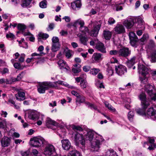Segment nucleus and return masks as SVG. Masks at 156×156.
<instances>
[{
  "label": "nucleus",
  "mask_w": 156,
  "mask_h": 156,
  "mask_svg": "<svg viewBox=\"0 0 156 156\" xmlns=\"http://www.w3.org/2000/svg\"><path fill=\"white\" fill-rule=\"evenodd\" d=\"M135 59L136 57L134 56L127 62V65L129 68H131L134 66L136 62Z\"/></svg>",
  "instance_id": "obj_26"
},
{
  "label": "nucleus",
  "mask_w": 156,
  "mask_h": 156,
  "mask_svg": "<svg viewBox=\"0 0 156 156\" xmlns=\"http://www.w3.org/2000/svg\"><path fill=\"white\" fill-rule=\"evenodd\" d=\"M13 66L16 69H23V68L21 67V64L19 63L16 62L14 64Z\"/></svg>",
  "instance_id": "obj_53"
},
{
  "label": "nucleus",
  "mask_w": 156,
  "mask_h": 156,
  "mask_svg": "<svg viewBox=\"0 0 156 156\" xmlns=\"http://www.w3.org/2000/svg\"><path fill=\"white\" fill-rule=\"evenodd\" d=\"M48 87H52L55 88H58V84L56 82H55L53 83H51L48 82Z\"/></svg>",
  "instance_id": "obj_41"
},
{
  "label": "nucleus",
  "mask_w": 156,
  "mask_h": 156,
  "mask_svg": "<svg viewBox=\"0 0 156 156\" xmlns=\"http://www.w3.org/2000/svg\"><path fill=\"white\" fill-rule=\"evenodd\" d=\"M145 91L150 96L151 100L155 101L156 100V94L154 92V89L153 87L148 84L145 86Z\"/></svg>",
  "instance_id": "obj_5"
},
{
  "label": "nucleus",
  "mask_w": 156,
  "mask_h": 156,
  "mask_svg": "<svg viewBox=\"0 0 156 156\" xmlns=\"http://www.w3.org/2000/svg\"><path fill=\"white\" fill-rule=\"evenodd\" d=\"M104 140L102 136L96 134L95 138H94L91 142V150L93 151H98L100 148L101 142Z\"/></svg>",
  "instance_id": "obj_1"
},
{
  "label": "nucleus",
  "mask_w": 156,
  "mask_h": 156,
  "mask_svg": "<svg viewBox=\"0 0 156 156\" xmlns=\"http://www.w3.org/2000/svg\"><path fill=\"white\" fill-rule=\"evenodd\" d=\"M131 51L128 48H123L119 51V55L123 57H126L130 54Z\"/></svg>",
  "instance_id": "obj_12"
},
{
  "label": "nucleus",
  "mask_w": 156,
  "mask_h": 156,
  "mask_svg": "<svg viewBox=\"0 0 156 156\" xmlns=\"http://www.w3.org/2000/svg\"><path fill=\"white\" fill-rule=\"evenodd\" d=\"M52 44H60L58 38L57 37H53L51 39Z\"/></svg>",
  "instance_id": "obj_42"
},
{
  "label": "nucleus",
  "mask_w": 156,
  "mask_h": 156,
  "mask_svg": "<svg viewBox=\"0 0 156 156\" xmlns=\"http://www.w3.org/2000/svg\"><path fill=\"white\" fill-rule=\"evenodd\" d=\"M92 58L94 61L98 62L102 59V55L99 53H95L93 54Z\"/></svg>",
  "instance_id": "obj_20"
},
{
  "label": "nucleus",
  "mask_w": 156,
  "mask_h": 156,
  "mask_svg": "<svg viewBox=\"0 0 156 156\" xmlns=\"http://www.w3.org/2000/svg\"><path fill=\"white\" fill-rule=\"evenodd\" d=\"M114 29L115 32L118 34L122 33L125 32V30L123 26L119 24H117Z\"/></svg>",
  "instance_id": "obj_23"
},
{
  "label": "nucleus",
  "mask_w": 156,
  "mask_h": 156,
  "mask_svg": "<svg viewBox=\"0 0 156 156\" xmlns=\"http://www.w3.org/2000/svg\"><path fill=\"white\" fill-rule=\"evenodd\" d=\"M100 71L98 69L94 68L90 70V73L92 75H96Z\"/></svg>",
  "instance_id": "obj_46"
},
{
  "label": "nucleus",
  "mask_w": 156,
  "mask_h": 156,
  "mask_svg": "<svg viewBox=\"0 0 156 156\" xmlns=\"http://www.w3.org/2000/svg\"><path fill=\"white\" fill-rule=\"evenodd\" d=\"M133 24V20L131 18L128 19L124 22V25L128 29L131 28Z\"/></svg>",
  "instance_id": "obj_21"
},
{
  "label": "nucleus",
  "mask_w": 156,
  "mask_h": 156,
  "mask_svg": "<svg viewBox=\"0 0 156 156\" xmlns=\"http://www.w3.org/2000/svg\"><path fill=\"white\" fill-rule=\"evenodd\" d=\"M150 73L151 75L153 77V78L154 80H156V78L155 76H156V70H152L150 71Z\"/></svg>",
  "instance_id": "obj_60"
},
{
  "label": "nucleus",
  "mask_w": 156,
  "mask_h": 156,
  "mask_svg": "<svg viewBox=\"0 0 156 156\" xmlns=\"http://www.w3.org/2000/svg\"><path fill=\"white\" fill-rule=\"evenodd\" d=\"M99 41L98 39H96L94 40H92L90 42V44L92 46H94L95 45H96L97 43Z\"/></svg>",
  "instance_id": "obj_58"
},
{
  "label": "nucleus",
  "mask_w": 156,
  "mask_h": 156,
  "mask_svg": "<svg viewBox=\"0 0 156 156\" xmlns=\"http://www.w3.org/2000/svg\"><path fill=\"white\" fill-rule=\"evenodd\" d=\"M18 30H23L26 28V26L23 24L19 23L17 26Z\"/></svg>",
  "instance_id": "obj_47"
},
{
  "label": "nucleus",
  "mask_w": 156,
  "mask_h": 156,
  "mask_svg": "<svg viewBox=\"0 0 156 156\" xmlns=\"http://www.w3.org/2000/svg\"><path fill=\"white\" fill-rule=\"evenodd\" d=\"M39 6L41 8H46L47 6V2L45 0L39 3Z\"/></svg>",
  "instance_id": "obj_45"
},
{
  "label": "nucleus",
  "mask_w": 156,
  "mask_h": 156,
  "mask_svg": "<svg viewBox=\"0 0 156 156\" xmlns=\"http://www.w3.org/2000/svg\"><path fill=\"white\" fill-rule=\"evenodd\" d=\"M91 69V68L89 66H84L83 67V70L85 72H87L89 71Z\"/></svg>",
  "instance_id": "obj_64"
},
{
  "label": "nucleus",
  "mask_w": 156,
  "mask_h": 156,
  "mask_svg": "<svg viewBox=\"0 0 156 156\" xmlns=\"http://www.w3.org/2000/svg\"><path fill=\"white\" fill-rule=\"evenodd\" d=\"M134 117V112L131 111H129L127 115V117L129 120L130 122H132L133 121Z\"/></svg>",
  "instance_id": "obj_35"
},
{
  "label": "nucleus",
  "mask_w": 156,
  "mask_h": 156,
  "mask_svg": "<svg viewBox=\"0 0 156 156\" xmlns=\"http://www.w3.org/2000/svg\"><path fill=\"white\" fill-rule=\"evenodd\" d=\"M6 123L5 121H0V128H4L6 126Z\"/></svg>",
  "instance_id": "obj_62"
},
{
  "label": "nucleus",
  "mask_w": 156,
  "mask_h": 156,
  "mask_svg": "<svg viewBox=\"0 0 156 156\" xmlns=\"http://www.w3.org/2000/svg\"><path fill=\"white\" fill-rule=\"evenodd\" d=\"M106 156H118L116 152L113 150H108L106 152Z\"/></svg>",
  "instance_id": "obj_31"
},
{
  "label": "nucleus",
  "mask_w": 156,
  "mask_h": 156,
  "mask_svg": "<svg viewBox=\"0 0 156 156\" xmlns=\"http://www.w3.org/2000/svg\"><path fill=\"white\" fill-rule=\"evenodd\" d=\"M16 100L19 101H22L26 99L25 94L24 92L19 90L17 94H15Z\"/></svg>",
  "instance_id": "obj_18"
},
{
  "label": "nucleus",
  "mask_w": 156,
  "mask_h": 156,
  "mask_svg": "<svg viewBox=\"0 0 156 156\" xmlns=\"http://www.w3.org/2000/svg\"><path fill=\"white\" fill-rule=\"evenodd\" d=\"M62 147L63 149L68 150L71 147V143L68 139H63L61 140Z\"/></svg>",
  "instance_id": "obj_17"
},
{
  "label": "nucleus",
  "mask_w": 156,
  "mask_h": 156,
  "mask_svg": "<svg viewBox=\"0 0 156 156\" xmlns=\"http://www.w3.org/2000/svg\"><path fill=\"white\" fill-rule=\"evenodd\" d=\"M96 134H98L94 132L91 131L88 132L86 136V140L91 142L93 139L95 138Z\"/></svg>",
  "instance_id": "obj_22"
},
{
  "label": "nucleus",
  "mask_w": 156,
  "mask_h": 156,
  "mask_svg": "<svg viewBox=\"0 0 156 156\" xmlns=\"http://www.w3.org/2000/svg\"><path fill=\"white\" fill-rule=\"evenodd\" d=\"M16 81H17L16 78H12L9 80H8V81L7 82V84H11Z\"/></svg>",
  "instance_id": "obj_59"
},
{
  "label": "nucleus",
  "mask_w": 156,
  "mask_h": 156,
  "mask_svg": "<svg viewBox=\"0 0 156 156\" xmlns=\"http://www.w3.org/2000/svg\"><path fill=\"white\" fill-rule=\"evenodd\" d=\"M146 113L151 119L153 120H156V110L153 108L148 109Z\"/></svg>",
  "instance_id": "obj_14"
},
{
  "label": "nucleus",
  "mask_w": 156,
  "mask_h": 156,
  "mask_svg": "<svg viewBox=\"0 0 156 156\" xmlns=\"http://www.w3.org/2000/svg\"><path fill=\"white\" fill-rule=\"evenodd\" d=\"M33 0H24L22 6L23 7H25L29 6Z\"/></svg>",
  "instance_id": "obj_38"
},
{
  "label": "nucleus",
  "mask_w": 156,
  "mask_h": 156,
  "mask_svg": "<svg viewBox=\"0 0 156 156\" xmlns=\"http://www.w3.org/2000/svg\"><path fill=\"white\" fill-rule=\"evenodd\" d=\"M108 22L109 24L112 25L115 23V20L113 18L111 17L109 18Z\"/></svg>",
  "instance_id": "obj_63"
},
{
  "label": "nucleus",
  "mask_w": 156,
  "mask_h": 156,
  "mask_svg": "<svg viewBox=\"0 0 156 156\" xmlns=\"http://www.w3.org/2000/svg\"><path fill=\"white\" fill-rule=\"evenodd\" d=\"M142 108L143 109H137L136 112L138 114L140 115H143L145 114V112L144 109H144L142 107Z\"/></svg>",
  "instance_id": "obj_51"
},
{
  "label": "nucleus",
  "mask_w": 156,
  "mask_h": 156,
  "mask_svg": "<svg viewBox=\"0 0 156 156\" xmlns=\"http://www.w3.org/2000/svg\"><path fill=\"white\" fill-rule=\"evenodd\" d=\"M147 76L140 75V76L139 77V79L141 83L145 84L147 83L148 79V77Z\"/></svg>",
  "instance_id": "obj_32"
},
{
  "label": "nucleus",
  "mask_w": 156,
  "mask_h": 156,
  "mask_svg": "<svg viewBox=\"0 0 156 156\" xmlns=\"http://www.w3.org/2000/svg\"><path fill=\"white\" fill-rule=\"evenodd\" d=\"M74 140L77 144L80 142L82 145H84L85 144V138L82 134L76 133L75 134L74 136Z\"/></svg>",
  "instance_id": "obj_10"
},
{
  "label": "nucleus",
  "mask_w": 156,
  "mask_h": 156,
  "mask_svg": "<svg viewBox=\"0 0 156 156\" xmlns=\"http://www.w3.org/2000/svg\"><path fill=\"white\" fill-rule=\"evenodd\" d=\"M148 35L147 34H144L143 37L140 39V41L142 42H144L146 40L148 39Z\"/></svg>",
  "instance_id": "obj_55"
},
{
  "label": "nucleus",
  "mask_w": 156,
  "mask_h": 156,
  "mask_svg": "<svg viewBox=\"0 0 156 156\" xmlns=\"http://www.w3.org/2000/svg\"><path fill=\"white\" fill-rule=\"evenodd\" d=\"M45 125L47 127L50 128L51 126H58V123L50 118L47 117L45 121Z\"/></svg>",
  "instance_id": "obj_16"
},
{
  "label": "nucleus",
  "mask_w": 156,
  "mask_h": 156,
  "mask_svg": "<svg viewBox=\"0 0 156 156\" xmlns=\"http://www.w3.org/2000/svg\"><path fill=\"white\" fill-rule=\"evenodd\" d=\"M95 48L99 51L103 53L106 52V48L104 44L99 41L98 43H97L95 46Z\"/></svg>",
  "instance_id": "obj_15"
},
{
  "label": "nucleus",
  "mask_w": 156,
  "mask_h": 156,
  "mask_svg": "<svg viewBox=\"0 0 156 156\" xmlns=\"http://www.w3.org/2000/svg\"><path fill=\"white\" fill-rule=\"evenodd\" d=\"M107 71L108 72L109 75L112 76L113 73V70L111 66H109L107 69Z\"/></svg>",
  "instance_id": "obj_49"
},
{
  "label": "nucleus",
  "mask_w": 156,
  "mask_h": 156,
  "mask_svg": "<svg viewBox=\"0 0 156 156\" xmlns=\"http://www.w3.org/2000/svg\"><path fill=\"white\" fill-rule=\"evenodd\" d=\"M138 70L140 75H147L150 72L148 68L142 64H139L138 65Z\"/></svg>",
  "instance_id": "obj_9"
},
{
  "label": "nucleus",
  "mask_w": 156,
  "mask_h": 156,
  "mask_svg": "<svg viewBox=\"0 0 156 156\" xmlns=\"http://www.w3.org/2000/svg\"><path fill=\"white\" fill-rule=\"evenodd\" d=\"M25 56V55L24 54H21L20 58L19 59V61L21 62H23L24 60Z\"/></svg>",
  "instance_id": "obj_57"
},
{
  "label": "nucleus",
  "mask_w": 156,
  "mask_h": 156,
  "mask_svg": "<svg viewBox=\"0 0 156 156\" xmlns=\"http://www.w3.org/2000/svg\"><path fill=\"white\" fill-rule=\"evenodd\" d=\"M73 129L74 130H79L80 131H82L83 130V129L79 126L73 125L72 127Z\"/></svg>",
  "instance_id": "obj_50"
},
{
  "label": "nucleus",
  "mask_w": 156,
  "mask_h": 156,
  "mask_svg": "<svg viewBox=\"0 0 156 156\" xmlns=\"http://www.w3.org/2000/svg\"><path fill=\"white\" fill-rule=\"evenodd\" d=\"M130 42L131 45L133 47H135L136 43L138 41V38H135L133 39H130Z\"/></svg>",
  "instance_id": "obj_44"
},
{
  "label": "nucleus",
  "mask_w": 156,
  "mask_h": 156,
  "mask_svg": "<svg viewBox=\"0 0 156 156\" xmlns=\"http://www.w3.org/2000/svg\"><path fill=\"white\" fill-rule=\"evenodd\" d=\"M74 5H75L76 7L77 8H80L81 5L80 0H76L75 2L72 3L71 6L73 8V6Z\"/></svg>",
  "instance_id": "obj_40"
},
{
  "label": "nucleus",
  "mask_w": 156,
  "mask_h": 156,
  "mask_svg": "<svg viewBox=\"0 0 156 156\" xmlns=\"http://www.w3.org/2000/svg\"><path fill=\"white\" fill-rule=\"evenodd\" d=\"M58 84V85H64L65 86L67 87L68 84L66 83V82H63V81L59 80L58 81H57Z\"/></svg>",
  "instance_id": "obj_54"
},
{
  "label": "nucleus",
  "mask_w": 156,
  "mask_h": 156,
  "mask_svg": "<svg viewBox=\"0 0 156 156\" xmlns=\"http://www.w3.org/2000/svg\"><path fill=\"white\" fill-rule=\"evenodd\" d=\"M60 47V44H52L51 50L52 52H55L59 50Z\"/></svg>",
  "instance_id": "obj_28"
},
{
  "label": "nucleus",
  "mask_w": 156,
  "mask_h": 156,
  "mask_svg": "<svg viewBox=\"0 0 156 156\" xmlns=\"http://www.w3.org/2000/svg\"><path fill=\"white\" fill-rule=\"evenodd\" d=\"M38 36L39 41L41 39L45 40L49 37V35L48 34L42 33H40L38 34Z\"/></svg>",
  "instance_id": "obj_37"
},
{
  "label": "nucleus",
  "mask_w": 156,
  "mask_h": 156,
  "mask_svg": "<svg viewBox=\"0 0 156 156\" xmlns=\"http://www.w3.org/2000/svg\"><path fill=\"white\" fill-rule=\"evenodd\" d=\"M39 112L34 110H30L28 112V117L33 120L39 119Z\"/></svg>",
  "instance_id": "obj_11"
},
{
  "label": "nucleus",
  "mask_w": 156,
  "mask_h": 156,
  "mask_svg": "<svg viewBox=\"0 0 156 156\" xmlns=\"http://www.w3.org/2000/svg\"><path fill=\"white\" fill-rule=\"evenodd\" d=\"M47 142L42 137H35L30 139V143L32 146L38 147L46 144Z\"/></svg>",
  "instance_id": "obj_2"
},
{
  "label": "nucleus",
  "mask_w": 156,
  "mask_h": 156,
  "mask_svg": "<svg viewBox=\"0 0 156 156\" xmlns=\"http://www.w3.org/2000/svg\"><path fill=\"white\" fill-rule=\"evenodd\" d=\"M85 97L82 95H79L76 99V105L80 104L82 103H85V104L88 106V107L90 108L91 109L93 108L95 110H97L98 112H100L99 110L97 109V107L94 104L90 103L88 102H85Z\"/></svg>",
  "instance_id": "obj_3"
},
{
  "label": "nucleus",
  "mask_w": 156,
  "mask_h": 156,
  "mask_svg": "<svg viewBox=\"0 0 156 156\" xmlns=\"http://www.w3.org/2000/svg\"><path fill=\"white\" fill-rule=\"evenodd\" d=\"M80 41L81 43L84 45H86L87 42L88 41V38L87 37L83 36H79Z\"/></svg>",
  "instance_id": "obj_33"
},
{
  "label": "nucleus",
  "mask_w": 156,
  "mask_h": 156,
  "mask_svg": "<svg viewBox=\"0 0 156 156\" xmlns=\"http://www.w3.org/2000/svg\"><path fill=\"white\" fill-rule=\"evenodd\" d=\"M101 25L98 24L94 27V29L90 32H88L89 34L93 37H96L98 34V32L100 30Z\"/></svg>",
  "instance_id": "obj_13"
},
{
  "label": "nucleus",
  "mask_w": 156,
  "mask_h": 156,
  "mask_svg": "<svg viewBox=\"0 0 156 156\" xmlns=\"http://www.w3.org/2000/svg\"><path fill=\"white\" fill-rule=\"evenodd\" d=\"M10 139L7 137H4L1 140V142L2 146H8L9 144Z\"/></svg>",
  "instance_id": "obj_25"
},
{
  "label": "nucleus",
  "mask_w": 156,
  "mask_h": 156,
  "mask_svg": "<svg viewBox=\"0 0 156 156\" xmlns=\"http://www.w3.org/2000/svg\"><path fill=\"white\" fill-rule=\"evenodd\" d=\"M137 27L138 28H142L144 27V21L142 18L139 17L137 19Z\"/></svg>",
  "instance_id": "obj_24"
},
{
  "label": "nucleus",
  "mask_w": 156,
  "mask_h": 156,
  "mask_svg": "<svg viewBox=\"0 0 156 156\" xmlns=\"http://www.w3.org/2000/svg\"><path fill=\"white\" fill-rule=\"evenodd\" d=\"M109 54L111 55H119V51L116 50H112L109 51Z\"/></svg>",
  "instance_id": "obj_56"
},
{
  "label": "nucleus",
  "mask_w": 156,
  "mask_h": 156,
  "mask_svg": "<svg viewBox=\"0 0 156 156\" xmlns=\"http://www.w3.org/2000/svg\"><path fill=\"white\" fill-rule=\"evenodd\" d=\"M129 37L130 39H133L135 38H137L135 33L133 32H130L129 33Z\"/></svg>",
  "instance_id": "obj_52"
},
{
  "label": "nucleus",
  "mask_w": 156,
  "mask_h": 156,
  "mask_svg": "<svg viewBox=\"0 0 156 156\" xmlns=\"http://www.w3.org/2000/svg\"><path fill=\"white\" fill-rule=\"evenodd\" d=\"M58 64L59 68L62 69H66L67 71L69 69V67L66 64V62L62 60H60L58 62Z\"/></svg>",
  "instance_id": "obj_19"
},
{
  "label": "nucleus",
  "mask_w": 156,
  "mask_h": 156,
  "mask_svg": "<svg viewBox=\"0 0 156 156\" xmlns=\"http://www.w3.org/2000/svg\"><path fill=\"white\" fill-rule=\"evenodd\" d=\"M68 156H82V155L79 151L74 149L70 151L69 153Z\"/></svg>",
  "instance_id": "obj_27"
},
{
  "label": "nucleus",
  "mask_w": 156,
  "mask_h": 156,
  "mask_svg": "<svg viewBox=\"0 0 156 156\" xmlns=\"http://www.w3.org/2000/svg\"><path fill=\"white\" fill-rule=\"evenodd\" d=\"M46 144V145L44 149V154L51 155V156H58L56 153L55 147L53 145L49 144Z\"/></svg>",
  "instance_id": "obj_4"
},
{
  "label": "nucleus",
  "mask_w": 156,
  "mask_h": 156,
  "mask_svg": "<svg viewBox=\"0 0 156 156\" xmlns=\"http://www.w3.org/2000/svg\"><path fill=\"white\" fill-rule=\"evenodd\" d=\"M139 98L141 101L142 107L144 109H146L150 105L149 102L146 99V96L145 94L142 93L139 96Z\"/></svg>",
  "instance_id": "obj_6"
},
{
  "label": "nucleus",
  "mask_w": 156,
  "mask_h": 156,
  "mask_svg": "<svg viewBox=\"0 0 156 156\" xmlns=\"http://www.w3.org/2000/svg\"><path fill=\"white\" fill-rule=\"evenodd\" d=\"M6 37L7 38L9 39V38L11 39H14L15 37V36L14 35L10 32H9L6 34Z\"/></svg>",
  "instance_id": "obj_48"
},
{
  "label": "nucleus",
  "mask_w": 156,
  "mask_h": 156,
  "mask_svg": "<svg viewBox=\"0 0 156 156\" xmlns=\"http://www.w3.org/2000/svg\"><path fill=\"white\" fill-rule=\"evenodd\" d=\"M115 66L116 73L119 76H122L127 72L126 68L122 65H115Z\"/></svg>",
  "instance_id": "obj_7"
},
{
  "label": "nucleus",
  "mask_w": 156,
  "mask_h": 156,
  "mask_svg": "<svg viewBox=\"0 0 156 156\" xmlns=\"http://www.w3.org/2000/svg\"><path fill=\"white\" fill-rule=\"evenodd\" d=\"M104 104L106 107L107 108L111 111L113 112H115V109L108 102L105 101L104 102Z\"/></svg>",
  "instance_id": "obj_34"
},
{
  "label": "nucleus",
  "mask_w": 156,
  "mask_h": 156,
  "mask_svg": "<svg viewBox=\"0 0 156 156\" xmlns=\"http://www.w3.org/2000/svg\"><path fill=\"white\" fill-rule=\"evenodd\" d=\"M49 88L48 82L39 83L37 87V91L40 94H43Z\"/></svg>",
  "instance_id": "obj_8"
},
{
  "label": "nucleus",
  "mask_w": 156,
  "mask_h": 156,
  "mask_svg": "<svg viewBox=\"0 0 156 156\" xmlns=\"http://www.w3.org/2000/svg\"><path fill=\"white\" fill-rule=\"evenodd\" d=\"M84 21L83 20L80 19H79L77 20L74 22L73 24V26L76 27L78 25H79L80 26V27H81L82 26H84Z\"/></svg>",
  "instance_id": "obj_30"
},
{
  "label": "nucleus",
  "mask_w": 156,
  "mask_h": 156,
  "mask_svg": "<svg viewBox=\"0 0 156 156\" xmlns=\"http://www.w3.org/2000/svg\"><path fill=\"white\" fill-rule=\"evenodd\" d=\"M151 61L152 62H154L156 61V51L155 50L151 53Z\"/></svg>",
  "instance_id": "obj_36"
},
{
  "label": "nucleus",
  "mask_w": 156,
  "mask_h": 156,
  "mask_svg": "<svg viewBox=\"0 0 156 156\" xmlns=\"http://www.w3.org/2000/svg\"><path fill=\"white\" fill-rule=\"evenodd\" d=\"M80 85L82 88L83 89L86 88L87 86V83L85 80H81L80 82Z\"/></svg>",
  "instance_id": "obj_43"
},
{
  "label": "nucleus",
  "mask_w": 156,
  "mask_h": 156,
  "mask_svg": "<svg viewBox=\"0 0 156 156\" xmlns=\"http://www.w3.org/2000/svg\"><path fill=\"white\" fill-rule=\"evenodd\" d=\"M79 30L82 33L84 34L88 33L89 31V29L88 27L84 26V25L80 27H79Z\"/></svg>",
  "instance_id": "obj_39"
},
{
  "label": "nucleus",
  "mask_w": 156,
  "mask_h": 156,
  "mask_svg": "<svg viewBox=\"0 0 156 156\" xmlns=\"http://www.w3.org/2000/svg\"><path fill=\"white\" fill-rule=\"evenodd\" d=\"M103 35L105 39L109 40L111 37L112 33L108 30H104L103 31Z\"/></svg>",
  "instance_id": "obj_29"
},
{
  "label": "nucleus",
  "mask_w": 156,
  "mask_h": 156,
  "mask_svg": "<svg viewBox=\"0 0 156 156\" xmlns=\"http://www.w3.org/2000/svg\"><path fill=\"white\" fill-rule=\"evenodd\" d=\"M71 51L68 50L66 51V56L67 58H70L72 56V54L71 53Z\"/></svg>",
  "instance_id": "obj_61"
}]
</instances>
